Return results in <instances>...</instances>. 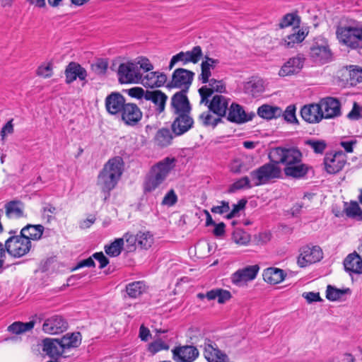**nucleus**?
Wrapping results in <instances>:
<instances>
[{
  "label": "nucleus",
  "instance_id": "obj_1",
  "mask_svg": "<svg viewBox=\"0 0 362 362\" xmlns=\"http://www.w3.org/2000/svg\"><path fill=\"white\" fill-rule=\"evenodd\" d=\"M302 158V153L296 147H276L269 153L271 162L284 165L285 175L294 178H300L308 173V168Z\"/></svg>",
  "mask_w": 362,
  "mask_h": 362
},
{
  "label": "nucleus",
  "instance_id": "obj_2",
  "mask_svg": "<svg viewBox=\"0 0 362 362\" xmlns=\"http://www.w3.org/2000/svg\"><path fill=\"white\" fill-rule=\"evenodd\" d=\"M123 173V160L117 156L110 159L98 176L97 184L104 192L113 189Z\"/></svg>",
  "mask_w": 362,
  "mask_h": 362
},
{
  "label": "nucleus",
  "instance_id": "obj_3",
  "mask_svg": "<svg viewBox=\"0 0 362 362\" xmlns=\"http://www.w3.org/2000/svg\"><path fill=\"white\" fill-rule=\"evenodd\" d=\"M175 166V159L167 157L153 165L146 177L144 191L151 192L161 186Z\"/></svg>",
  "mask_w": 362,
  "mask_h": 362
},
{
  "label": "nucleus",
  "instance_id": "obj_4",
  "mask_svg": "<svg viewBox=\"0 0 362 362\" xmlns=\"http://www.w3.org/2000/svg\"><path fill=\"white\" fill-rule=\"evenodd\" d=\"M339 43L351 49H362V28L345 25L338 27L336 30Z\"/></svg>",
  "mask_w": 362,
  "mask_h": 362
},
{
  "label": "nucleus",
  "instance_id": "obj_5",
  "mask_svg": "<svg viewBox=\"0 0 362 362\" xmlns=\"http://www.w3.org/2000/svg\"><path fill=\"white\" fill-rule=\"evenodd\" d=\"M167 100V95L160 90H146L143 107L149 105L148 115L157 116L165 111Z\"/></svg>",
  "mask_w": 362,
  "mask_h": 362
},
{
  "label": "nucleus",
  "instance_id": "obj_6",
  "mask_svg": "<svg viewBox=\"0 0 362 362\" xmlns=\"http://www.w3.org/2000/svg\"><path fill=\"white\" fill-rule=\"evenodd\" d=\"M281 170L277 164L271 163L263 165L250 173L251 180L253 186H259L267 183L272 179L279 178L281 176Z\"/></svg>",
  "mask_w": 362,
  "mask_h": 362
},
{
  "label": "nucleus",
  "instance_id": "obj_7",
  "mask_svg": "<svg viewBox=\"0 0 362 362\" xmlns=\"http://www.w3.org/2000/svg\"><path fill=\"white\" fill-rule=\"evenodd\" d=\"M117 74L121 83H139L141 81V73L133 61L121 64Z\"/></svg>",
  "mask_w": 362,
  "mask_h": 362
},
{
  "label": "nucleus",
  "instance_id": "obj_8",
  "mask_svg": "<svg viewBox=\"0 0 362 362\" xmlns=\"http://www.w3.org/2000/svg\"><path fill=\"white\" fill-rule=\"evenodd\" d=\"M310 49V57L316 62L325 63L329 62L332 57L328 42L325 37H316Z\"/></svg>",
  "mask_w": 362,
  "mask_h": 362
},
{
  "label": "nucleus",
  "instance_id": "obj_9",
  "mask_svg": "<svg viewBox=\"0 0 362 362\" xmlns=\"http://www.w3.org/2000/svg\"><path fill=\"white\" fill-rule=\"evenodd\" d=\"M322 257L323 252L320 247L304 246L300 250L297 263L300 267H305L320 261Z\"/></svg>",
  "mask_w": 362,
  "mask_h": 362
},
{
  "label": "nucleus",
  "instance_id": "obj_10",
  "mask_svg": "<svg viewBox=\"0 0 362 362\" xmlns=\"http://www.w3.org/2000/svg\"><path fill=\"white\" fill-rule=\"evenodd\" d=\"M68 328V323L61 315H54L46 318L42 324V329L47 334H59Z\"/></svg>",
  "mask_w": 362,
  "mask_h": 362
},
{
  "label": "nucleus",
  "instance_id": "obj_11",
  "mask_svg": "<svg viewBox=\"0 0 362 362\" xmlns=\"http://www.w3.org/2000/svg\"><path fill=\"white\" fill-rule=\"evenodd\" d=\"M202 57V50L201 47L195 46L192 50L187 52H180L174 55L169 64V69H172L177 62H182L183 65L192 62L197 64Z\"/></svg>",
  "mask_w": 362,
  "mask_h": 362
},
{
  "label": "nucleus",
  "instance_id": "obj_12",
  "mask_svg": "<svg viewBox=\"0 0 362 362\" xmlns=\"http://www.w3.org/2000/svg\"><path fill=\"white\" fill-rule=\"evenodd\" d=\"M323 119H333L341 115L339 101L332 97L321 99L318 103Z\"/></svg>",
  "mask_w": 362,
  "mask_h": 362
},
{
  "label": "nucleus",
  "instance_id": "obj_13",
  "mask_svg": "<svg viewBox=\"0 0 362 362\" xmlns=\"http://www.w3.org/2000/svg\"><path fill=\"white\" fill-rule=\"evenodd\" d=\"M170 108L173 114L177 115H190L191 107L184 91L176 93L171 98Z\"/></svg>",
  "mask_w": 362,
  "mask_h": 362
},
{
  "label": "nucleus",
  "instance_id": "obj_14",
  "mask_svg": "<svg viewBox=\"0 0 362 362\" xmlns=\"http://www.w3.org/2000/svg\"><path fill=\"white\" fill-rule=\"evenodd\" d=\"M194 74L185 69H175L172 75L171 81L168 85L170 88H188L193 80Z\"/></svg>",
  "mask_w": 362,
  "mask_h": 362
},
{
  "label": "nucleus",
  "instance_id": "obj_15",
  "mask_svg": "<svg viewBox=\"0 0 362 362\" xmlns=\"http://www.w3.org/2000/svg\"><path fill=\"white\" fill-rule=\"evenodd\" d=\"M259 269V267L257 264L238 269L232 275L231 281L237 286H242L247 281L255 279Z\"/></svg>",
  "mask_w": 362,
  "mask_h": 362
},
{
  "label": "nucleus",
  "instance_id": "obj_16",
  "mask_svg": "<svg viewBox=\"0 0 362 362\" xmlns=\"http://www.w3.org/2000/svg\"><path fill=\"white\" fill-rule=\"evenodd\" d=\"M172 353L175 362H193L199 356L197 349L193 346H177Z\"/></svg>",
  "mask_w": 362,
  "mask_h": 362
},
{
  "label": "nucleus",
  "instance_id": "obj_17",
  "mask_svg": "<svg viewBox=\"0 0 362 362\" xmlns=\"http://www.w3.org/2000/svg\"><path fill=\"white\" fill-rule=\"evenodd\" d=\"M120 114L122 121L130 126H134L142 118L141 110L134 103H126Z\"/></svg>",
  "mask_w": 362,
  "mask_h": 362
},
{
  "label": "nucleus",
  "instance_id": "obj_18",
  "mask_svg": "<svg viewBox=\"0 0 362 362\" xmlns=\"http://www.w3.org/2000/svg\"><path fill=\"white\" fill-rule=\"evenodd\" d=\"M208 86H204L199 89L201 96V103L207 104L209 103L208 98L210 97L214 92L223 93L226 91L225 84L222 81L211 78L207 82Z\"/></svg>",
  "mask_w": 362,
  "mask_h": 362
},
{
  "label": "nucleus",
  "instance_id": "obj_19",
  "mask_svg": "<svg viewBox=\"0 0 362 362\" xmlns=\"http://www.w3.org/2000/svg\"><path fill=\"white\" fill-rule=\"evenodd\" d=\"M320 110L318 103L305 105L300 110L301 117L310 124L319 123L322 120Z\"/></svg>",
  "mask_w": 362,
  "mask_h": 362
},
{
  "label": "nucleus",
  "instance_id": "obj_20",
  "mask_svg": "<svg viewBox=\"0 0 362 362\" xmlns=\"http://www.w3.org/2000/svg\"><path fill=\"white\" fill-rule=\"evenodd\" d=\"M304 64V58L301 56H296L290 58L281 66L279 71V75L285 77L296 74L303 69Z\"/></svg>",
  "mask_w": 362,
  "mask_h": 362
},
{
  "label": "nucleus",
  "instance_id": "obj_21",
  "mask_svg": "<svg viewBox=\"0 0 362 362\" xmlns=\"http://www.w3.org/2000/svg\"><path fill=\"white\" fill-rule=\"evenodd\" d=\"M125 105L124 96L119 93H112L105 98V108L110 115L120 114Z\"/></svg>",
  "mask_w": 362,
  "mask_h": 362
},
{
  "label": "nucleus",
  "instance_id": "obj_22",
  "mask_svg": "<svg viewBox=\"0 0 362 362\" xmlns=\"http://www.w3.org/2000/svg\"><path fill=\"white\" fill-rule=\"evenodd\" d=\"M42 349L48 356L57 360L64 354L59 339L46 338L42 341Z\"/></svg>",
  "mask_w": 362,
  "mask_h": 362
},
{
  "label": "nucleus",
  "instance_id": "obj_23",
  "mask_svg": "<svg viewBox=\"0 0 362 362\" xmlns=\"http://www.w3.org/2000/svg\"><path fill=\"white\" fill-rule=\"evenodd\" d=\"M166 81L167 76L165 74L158 71H151L148 72L144 76L141 74L139 83H141L145 87L153 88L163 86Z\"/></svg>",
  "mask_w": 362,
  "mask_h": 362
},
{
  "label": "nucleus",
  "instance_id": "obj_24",
  "mask_svg": "<svg viewBox=\"0 0 362 362\" xmlns=\"http://www.w3.org/2000/svg\"><path fill=\"white\" fill-rule=\"evenodd\" d=\"M65 76L66 83H71L77 78L81 81L86 80L87 77L86 70L79 64L71 62L68 64L65 69Z\"/></svg>",
  "mask_w": 362,
  "mask_h": 362
},
{
  "label": "nucleus",
  "instance_id": "obj_25",
  "mask_svg": "<svg viewBox=\"0 0 362 362\" xmlns=\"http://www.w3.org/2000/svg\"><path fill=\"white\" fill-rule=\"evenodd\" d=\"M204 355L209 362H228V356L210 343L204 344Z\"/></svg>",
  "mask_w": 362,
  "mask_h": 362
},
{
  "label": "nucleus",
  "instance_id": "obj_26",
  "mask_svg": "<svg viewBox=\"0 0 362 362\" xmlns=\"http://www.w3.org/2000/svg\"><path fill=\"white\" fill-rule=\"evenodd\" d=\"M194 121L190 115H177L172 124L173 132L177 136L182 135L190 129Z\"/></svg>",
  "mask_w": 362,
  "mask_h": 362
},
{
  "label": "nucleus",
  "instance_id": "obj_27",
  "mask_svg": "<svg viewBox=\"0 0 362 362\" xmlns=\"http://www.w3.org/2000/svg\"><path fill=\"white\" fill-rule=\"evenodd\" d=\"M345 160L342 154L327 155L325 158V166L327 173H337L344 166Z\"/></svg>",
  "mask_w": 362,
  "mask_h": 362
},
{
  "label": "nucleus",
  "instance_id": "obj_28",
  "mask_svg": "<svg viewBox=\"0 0 362 362\" xmlns=\"http://www.w3.org/2000/svg\"><path fill=\"white\" fill-rule=\"evenodd\" d=\"M218 63L219 61L216 59L204 57L201 64V74L198 76L202 83H207L211 80V70L214 69Z\"/></svg>",
  "mask_w": 362,
  "mask_h": 362
},
{
  "label": "nucleus",
  "instance_id": "obj_29",
  "mask_svg": "<svg viewBox=\"0 0 362 362\" xmlns=\"http://www.w3.org/2000/svg\"><path fill=\"white\" fill-rule=\"evenodd\" d=\"M228 99L223 95H216L209 103V109L218 117L226 115L228 107Z\"/></svg>",
  "mask_w": 362,
  "mask_h": 362
},
{
  "label": "nucleus",
  "instance_id": "obj_30",
  "mask_svg": "<svg viewBox=\"0 0 362 362\" xmlns=\"http://www.w3.org/2000/svg\"><path fill=\"white\" fill-rule=\"evenodd\" d=\"M264 280L270 284H277L283 281L285 279L286 274L281 269L276 267H269L264 270Z\"/></svg>",
  "mask_w": 362,
  "mask_h": 362
},
{
  "label": "nucleus",
  "instance_id": "obj_31",
  "mask_svg": "<svg viewBox=\"0 0 362 362\" xmlns=\"http://www.w3.org/2000/svg\"><path fill=\"white\" fill-rule=\"evenodd\" d=\"M344 266L347 272L362 274V258L356 252L351 253L346 257Z\"/></svg>",
  "mask_w": 362,
  "mask_h": 362
},
{
  "label": "nucleus",
  "instance_id": "obj_32",
  "mask_svg": "<svg viewBox=\"0 0 362 362\" xmlns=\"http://www.w3.org/2000/svg\"><path fill=\"white\" fill-rule=\"evenodd\" d=\"M64 351L66 349L78 347L81 343L80 332L67 333L59 339Z\"/></svg>",
  "mask_w": 362,
  "mask_h": 362
},
{
  "label": "nucleus",
  "instance_id": "obj_33",
  "mask_svg": "<svg viewBox=\"0 0 362 362\" xmlns=\"http://www.w3.org/2000/svg\"><path fill=\"white\" fill-rule=\"evenodd\" d=\"M228 119L236 122V123H243L247 121L246 114L244 110L238 104H231L230 107L228 108Z\"/></svg>",
  "mask_w": 362,
  "mask_h": 362
},
{
  "label": "nucleus",
  "instance_id": "obj_34",
  "mask_svg": "<svg viewBox=\"0 0 362 362\" xmlns=\"http://www.w3.org/2000/svg\"><path fill=\"white\" fill-rule=\"evenodd\" d=\"M147 286L144 281H139L130 283L126 286L127 295L132 298L139 297L147 291Z\"/></svg>",
  "mask_w": 362,
  "mask_h": 362
},
{
  "label": "nucleus",
  "instance_id": "obj_35",
  "mask_svg": "<svg viewBox=\"0 0 362 362\" xmlns=\"http://www.w3.org/2000/svg\"><path fill=\"white\" fill-rule=\"evenodd\" d=\"M344 211L347 217L357 221H362V210L356 202H346Z\"/></svg>",
  "mask_w": 362,
  "mask_h": 362
},
{
  "label": "nucleus",
  "instance_id": "obj_36",
  "mask_svg": "<svg viewBox=\"0 0 362 362\" xmlns=\"http://www.w3.org/2000/svg\"><path fill=\"white\" fill-rule=\"evenodd\" d=\"M137 246L141 250H148L154 243L153 234L149 231H139L137 233Z\"/></svg>",
  "mask_w": 362,
  "mask_h": 362
},
{
  "label": "nucleus",
  "instance_id": "obj_37",
  "mask_svg": "<svg viewBox=\"0 0 362 362\" xmlns=\"http://www.w3.org/2000/svg\"><path fill=\"white\" fill-rule=\"evenodd\" d=\"M263 90V81L261 79L252 78L244 83V91L252 96H255Z\"/></svg>",
  "mask_w": 362,
  "mask_h": 362
},
{
  "label": "nucleus",
  "instance_id": "obj_38",
  "mask_svg": "<svg viewBox=\"0 0 362 362\" xmlns=\"http://www.w3.org/2000/svg\"><path fill=\"white\" fill-rule=\"evenodd\" d=\"M206 298L208 300H217L218 303H224L231 298L230 293L224 289H212L206 293Z\"/></svg>",
  "mask_w": 362,
  "mask_h": 362
},
{
  "label": "nucleus",
  "instance_id": "obj_39",
  "mask_svg": "<svg viewBox=\"0 0 362 362\" xmlns=\"http://www.w3.org/2000/svg\"><path fill=\"white\" fill-rule=\"evenodd\" d=\"M281 113L282 110L281 108L268 105H262L257 110L259 116L267 119L276 117L281 115Z\"/></svg>",
  "mask_w": 362,
  "mask_h": 362
},
{
  "label": "nucleus",
  "instance_id": "obj_40",
  "mask_svg": "<svg viewBox=\"0 0 362 362\" xmlns=\"http://www.w3.org/2000/svg\"><path fill=\"white\" fill-rule=\"evenodd\" d=\"M348 71L347 81L351 86H356V84L362 81V68L356 65H350L346 67Z\"/></svg>",
  "mask_w": 362,
  "mask_h": 362
},
{
  "label": "nucleus",
  "instance_id": "obj_41",
  "mask_svg": "<svg viewBox=\"0 0 362 362\" xmlns=\"http://www.w3.org/2000/svg\"><path fill=\"white\" fill-rule=\"evenodd\" d=\"M24 239H32L37 240L40 239L44 231V227L42 225H27L24 227Z\"/></svg>",
  "mask_w": 362,
  "mask_h": 362
},
{
  "label": "nucleus",
  "instance_id": "obj_42",
  "mask_svg": "<svg viewBox=\"0 0 362 362\" xmlns=\"http://www.w3.org/2000/svg\"><path fill=\"white\" fill-rule=\"evenodd\" d=\"M173 136L169 129H161L158 130L155 136V142L161 147L167 146L171 143Z\"/></svg>",
  "mask_w": 362,
  "mask_h": 362
},
{
  "label": "nucleus",
  "instance_id": "obj_43",
  "mask_svg": "<svg viewBox=\"0 0 362 362\" xmlns=\"http://www.w3.org/2000/svg\"><path fill=\"white\" fill-rule=\"evenodd\" d=\"M306 34L304 31L298 30L297 32L288 35L284 40L283 45L286 47H292L296 43L301 42L305 37Z\"/></svg>",
  "mask_w": 362,
  "mask_h": 362
},
{
  "label": "nucleus",
  "instance_id": "obj_44",
  "mask_svg": "<svg viewBox=\"0 0 362 362\" xmlns=\"http://www.w3.org/2000/svg\"><path fill=\"white\" fill-rule=\"evenodd\" d=\"M123 245L124 239L117 238L110 245H106L105 247V250L108 255L112 257H117L121 253Z\"/></svg>",
  "mask_w": 362,
  "mask_h": 362
},
{
  "label": "nucleus",
  "instance_id": "obj_45",
  "mask_svg": "<svg viewBox=\"0 0 362 362\" xmlns=\"http://www.w3.org/2000/svg\"><path fill=\"white\" fill-rule=\"evenodd\" d=\"M169 345L159 336L154 337V341L148 344V350L154 354L162 350H168Z\"/></svg>",
  "mask_w": 362,
  "mask_h": 362
},
{
  "label": "nucleus",
  "instance_id": "obj_46",
  "mask_svg": "<svg viewBox=\"0 0 362 362\" xmlns=\"http://www.w3.org/2000/svg\"><path fill=\"white\" fill-rule=\"evenodd\" d=\"M233 240L239 245H247L250 242V235L242 229L237 228L233 233Z\"/></svg>",
  "mask_w": 362,
  "mask_h": 362
},
{
  "label": "nucleus",
  "instance_id": "obj_47",
  "mask_svg": "<svg viewBox=\"0 0 362 362\" xmlns=\"http://www.w3.org/2000/svg\"><path fill=\"white\" fill-rule=\"evenodd\" d=\"M349 291V288L339 289L329 285L327 288L326 297L328 300L335 301L341 299L344 295Z\"/></svg>",
  "mask_w": 362,
  "mask_h": 362
},
{
  "label": "nucleus",
  "instance_id": "obj_48",
  "mask_svg": "<svg viewBox=\"0 0 362 362\" xmlns=\"http://www.w3.org/2000/svg\"><path fill=\"white\" fill-rule=\"evenodd\" d=\"M19 204H21L19 200H12L8 202L5 205L6 216L9 217L11 214H14L18 217L22 216L23 210L18 206Z\"/></svg>",
  "mask_w": 362,
  "mask_h": 362
},
{
  "label": "nucleus",
  "instance_id": "obj_49",
  "mask_svg": "<svg viewBox=\"0 0 362 362\" xmlns=\"http://www.w3.org/2000/svg\"><path fill=\"white\" fill-rule=\"evenodd\" d=\"M300 23L299 19L297 16L293 13H287L285 15L281 22L279 23V27L281 28H287L288 26L293 25V28L298 27Z\"/></svg>",
  "mask_w": 362,
  "mask_h": 362
},
{
  "label": "nucleus",
  "instance_id": "obj_50",
  "mask_svg": "<svg viewBox=\"0 0 362 362\" xmlns=\"http://www.w3.org/2000/svg\"><path fill=\"white\" fill-rule=\"evenodd\" d=\"M199 119L204 126L215 127L221 119L218 117L213 115L211 110L204 112L199 115Z\"/></svg>",
  "mask_w": 362,
  "mask_h": 362
},
{
  "label": "nucleus",
  "instance_id": "obj_51",
  "mask_svg": "<svg viewBox=\"0 0 362 362\" xmlns=\"http://www.w3.org/2000/svg\"><path fill=\"white\" fill-rule=\"evenodd\" d=\"M305 144L310 146L315 153L322 154L327 147V144L324 140L309 139L306 140Z\"/></svg>",
  "mask_w": 362,
  "mask_h": 362
},
{
  "label": "nucleus",
  "instance_id": "obj_52",
  "mask_svg": "<svg viewBox=\"0 0 362 362\" xmlns=\"http://www.w3.org/2000/svg\"><path fill=\"white\" fill-rule=\"evenodd\" d=\"M252 185L250 184V180L248 177L245 176L236 182H235L229 188V192H234L237 190L244 188H251Z\"/></svg>",
  "mask_w": 362,
  "mask_h": 362
},
{
  "label": "nucleus",
  "instance_id": "obj_53",
  "mask_svg": "<svg viewBox=\"0 0 362 362\" xmlns=\"http://www.w3.org/2000/svg\"><path fill=\"white\" fill-rule=\"evenodd\" d=\"M53 74V66L50 62L42 64L37 69V75L44 78H50Z\"/></svg>",
  "mask_w": 362,
  "mask_h": 362
},
{
  "label": "nucleus",
  "instance_id": "obj_54",
  "mask_svg": "<svg viewBox=\"0 0 362 362\" xmlns=\"http://www.w3.org/2000/svg\"><path fill=\"white\" fill-rule=\"evenodd\" d=\"M133 62L137 64L140 71L143 70L145 72H148L153 69V66L149 59L144 57H137Z\"/></svg>",
  "mask_w": 362,
  "mask_h": 362
},
{
  "label": "nucleus",
  "instance_id": "obj_55",
  "mask_svg": "<svg viewBox=\"0 0 362 362\" xmlns=\"http://www.w3.org/2000/svg\"><path fill=\"white\" fill-rule=\"evenodd\" d=\"M124 242L127 243V247L128 251H134L136 250L137 246V235H134L129 233H126L123 238Z\"/></svg>",
  "mask_w": 362,
  "mask_h": 362
},
{
  "label": "nucleus",
  "instance_id": "obj_56",
  "mask_svg": "<svg viewBox=\"0 0 362 362\" xmlns=\"http://www.w3.org/2000/svg\"><path fill=\"white\" fill-rule=\"evenodd\" d=\"M248 169L240 159H234L230 164V170L234 173L246 172Z\"/></svg>",
  "mask_w": 362,
  "mask_h": 362
},
{
  "label": "nucleus",
  "instance_id": "obj_57",
  "mask_svg": "<svg viewBox=\"0 0 362 362\" xmlns=\"http://www.w3.org/2000/svg\"><path fill=\"white\" fill-rule=\"evenodd\" d=\"M57 212V209L50 204H46L42 208V216L49 221Z\"/></svg>",
  "mask_w": 362,
  "mask_h": 362
},
{
  "label": "nucleus",
  "instance_id": "obj_58",
  "mask_svg": "<svg viewBox=\"0 0 362 362\" xmlns=\"http://www.w3.org/2000/svg\"><path fill=\"white\" fill-rule=\"evenodd\" d=\"M177 197L175 191L173 189H171L163 197L162 204L171 206L177 202Z\"/></svg>",
  "mask_w": 362,
  "mask_h": 362
},
{
  "label": "nucleus",
  "instance_id": "obj_59",
  "mask_svg": "<svg viewBox=\"0 0 362 362\" xmlns=\"http://www.w3.org/2000/svg\"><path fill=\"white\" fill-rule=\"evenodd\" d=\"M230 211V206L229 203L226 201H221L220 202V205L218 206H214L211 209V211L214 214H223L225 213H227Z\"/></svg>",
  "mask_w": 362,
  "mask_h": 362
},
{
  "label": "nucleus",
  "instance_id": "obj_60",
  "mask_svg": "<svg viewBox=\"0 0 362 362\" xmlns=\"http://www.w3.org/2000/svg\"><path fill=\"white\" fill-rule=\"evenodd\" d=\"M146 90L142 88L134 87L129 90V95L132 97L141 100V104L143 105Z\"/></svg>",
  "mask_w": 362,
  "mask_h": 362
},
{
  "label": "nucleus",
  "instance_id": "obj_61",
  "mask_svg": "<svg viewBox=\"0 0 362 362\" xmlns=\"http://www.w3.org/2000/svg\"><path fill=\"white\" fill-rule=\"evenodd\" d=\"M347 117L352 120H356L359 118L362 119V107H360L356 103H354L353 108L348 114Z\"/></svg>",
  "mask_w": 362,
  "mask_h": 362
},
{
  "label": "nucleus",
  "instance_id": "obj_62",
  "mask_svg": "<svg viewBox=\"0 0 362 362\" xmlns=\"http://www.w3.org/2000/svg\"><path fill=\"white\" fill-rule=\"evenodd\" d=\"M284 119L289 122L297 121L296 117V107L293 105H289L286 107L284 113Z\"/></svg>",
  "mask_w": 362,
  "mask_h": 362
},
{
  "label": "nucleus",
  "instance_id": "obj_63",
  "mask_svg": "<svg viewBox=\"0 0 362 362\" xmlns=\"http://www.w3.org/2000/svg\"><path fill=\"white\" fill-rule=\"evenodd\" d=\"M7 330L16 335L23 334V321H16L10 325Z\"/></svg>",
  "mask_w": 362,
  "mask_h": 362
},
{
  "label": "nucleus",
  "instance_id": "obj_64",
  "mask_svg": "<svg viewBox=\"0 0 362 362\" xmlns=\"http://www.w3.org/2000/svg\"><path fill=\"white\" fill-rule=\"evenodd\" d=\"M245 202L243 200H240L237 204H233L232 210L226 215V218L228 219L233 218L240 210L245 207Z\"/></svg>",
  "mask_w": 362,
  "mask_h": 362
}]
</instances>
